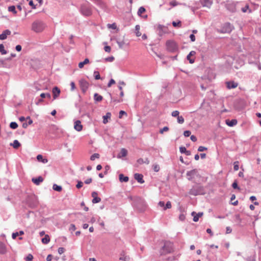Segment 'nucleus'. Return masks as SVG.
I'll return each instance as SVG.
<instances>
[{"label": "nucleus", "instance_id": "obj_1", "mask_svg": "<svg viewBox=\"0 0 261 261\" xmlns=\"http://www.w3.org/2000/svg\"><path fill=\"white\" fill-rule=\"evenodd\" d=\"M46 27V25L43 21L40 20L34 21L32 24V30L36 33L42 32Z\"/></svg>", "mask_w": 261, "mask_h": 261}, {"label": "nucleus", "instance_id": "obj_2", "mask_svg": "<svg viewBox=\"0 0 261 261\" xmlns=\"http://www.w3.org/2000/svg\"><path fill=\"white\" fill-rule=\"evenodd\" d=\"M173 251L172 245L171 243L166 242L161 249L160 253L161 255H165L172 252Z\"/></svg>", "mask_w": 261, "mask_h": 261}, {"label": "nucleus", "instance_id": "obj_3", "mask_svg": "<svg viewBox=\"0 0 261 261\" xmlns=\"http://www.w3.org/2000/svg\"><path fill=\"white\" fill-rule=\"evenodd\" d=\"M81 13L86 16H89L92 14V9L89 4H85L81 6L80 9Z\"/></svg>", "mask_w": 261, "mask_h": 261}, {"label": "nucleus", "instance_id": "obj_4", "mask_svg": "<svg viewBox=\"0 0 261 261\" xmlns=\"http://www.w3.org/2000/svg\"><path fill=\"white\" fill-rule=\"evenodd\" d=\"M167 49L170 52H174L178 49L176 43L172 40H168L166 43Z\"/></svg>", "mask_w": 261, "mask_h": 261}, {"label": "nucleus", "instance_id": "obj_5", "mask_svg": "<svg viewBox=\"0 0 261 261\" xmlns=\"http://www.w3.org/2000/svg\"><path fill=\"white\" fill-rule=\"evenodd\" d=\"M233 29V26L229 22L224 23L220 30L222 33H229Z\"/></svg>", "mask_w": 261, "mask_h": 261}, {"label": "nucleus", "instance_id": "obj_6", "mask_svg": "<svg viewBox=\"0 0 261 261\" xmlns=\"http://www.w3.org/2000/svg\"><path fill=\"white\" fill-rule=\"evenodd\" d=\"M158 30L159 31V35L160 36H163L164 34L168 33V29L166 27L159 24L158 27Z\"/></svg>", "mask_w": 261, "mask_h": 261}, {"label": "nucleus", "instance_id": "obj_7", "mask_svg": "<svg viewBox=\"0 0 261 261\" xmlns=\"http://www.w3.org/2000/svg\"><path fill=\"white\" fill-rule=\"evenodd\" d=\"M80 87L82 90L84 92L88 88L89 83L85 80H81L80 81Z\"/></svg>", "mask_w": 261, "mask_h": 261}, {"label": "nucleus", "instance_id": "obj_8", "mask_svg": "<svg viewBox=\"0 0 261 261\" xmlns=\"http://www.w3.org/2000/svg\"><path fill=\"white\" fill-rule=\"evenodd\" d=\"M196 169H193L191 171H189L187 172V177L189 180H191L193 179L194 176L196 174L197 171Z\"/></svg>", "mask_w": 261, "mask_h": 261}, {"label": "nucleus", "instance_id": "obj_9", "mask_svg": "<svg viewBox=\"0 0 261 261\" xmlns=\"http://www.w3.org/2000/svg\"><path fill=\"white\" fill-rule=\"evenodd\" d=\"M97 193L96 192H93L91 194L92 197L93 198L92 199V202L93 203H97L101 201L100 198L97 197Z\"/></svg>", "mask_w": 261, "mask_h": 261}, {"label": "nucleus", "instance_id": "obj_10", "mask_svg": "<svg viewBox=\"0 0 261 261\" xmlns=\"http://www.w3.org/2000/svg\"><path fill=\"white\" fill-rule=\"evenodd\" d=\"M60 90L57 87H55L52 90L54 99H56L60 95Z\"/></svg>", "mask_w": 261, "mask_h": 261}, {"label": "nucleus", "instance_id": "obj_11", "mask_svg": "<svg viewBox=\"0 0 261 261\" xmlns=\"http://www.w3.org/2000/svg\"><path fill=\"white\" fill-rule=\"evenodd\" d=\"M191 215L192 216H193V221L194 222H197L199 220V218L203 215V213L199 212L197 214L196 212H193Z\"/></svg>", "mask_w": 261, "mask_h": 261}, {"label": "nucleus", "instance_id": "obj_12", "mask_svg": "<svg viewBox=\"0 0 261 261\" xmlns=\"http://www.w3.org/2000/svg\"><path fill=\"white\" fill-rule=\"evenodd\" d=\"M74 128L78 132H80L82 130L83 126L81 124V122L80 120H76L74 122Z\"/></svg>", "mask_w": 261, "mask_h": 261}, {"label": "nucleus", "instance_id": "obj_13", "mask_svg": "<svg viewBox=\"0 0 261 261\" xmlns=\"http://www.w3.org/2000/svg\"><path fill=\"white\" fill-rule=\"evenodd\" d=\"M226 86H227V88L228 89H233V88H236L238 84L237 83H236L233 81H229V82H227L226 83Z\"/></svg>", "mask_w": 261, "mask_h": 261}, {"label": "nucleus", "instance_id": "obj_14", "mask_svg": "<svg viewBox=\"0 0 261 261\" xmlns=\"http://www.w3.org/2000/svg\"><path fill=\"white\" fill-rule=\"evenodd\" d=\"M11 31L9 30H6L3 31V33L0 34V40H5L8 35L11 34Z\"/></svg>", "mask_w": 261, "mask_h": 261}, {"label": "nucleus", "instance_id": "obj_15", "mask_svg": "<svg viewBox=\"0 0 261 261\" xmlns=\"http://www.w3.org/2000/svg\"><path fill=\"white\" fill-rule=\"evenodd\" d=\"M143 175L141 174L135 173L134 175L135 179L139 183L143 184L144 180L143 179Z\"/></svg>", "mask_w": 261, "mask_h": 261}, {"label": "nucleus", "instance_id": "obj_16", "mask_svg": "<svg viewBox=\"0 0 261 261\" xmlns=\"http://www.w3.org/2000/svg\"><path fill=\"white\" fill-rule=\"evenodd\" d=\"M201 3L203 7L210 8L212 4V2L211 0H201Z\"/></svg>", "mask_w": 261, "mask_h": 261}, {"label": "nucleus", "instance_id": "obj_17", "mask_svg": "<svg viewBox=\"0 0 261 261\" xmlns=\"http://www.w3.org/2000/svg\"><path fill=\"white\" fill-rule=\"evenodd\" d=\"M127 154V151L125 148H122L120 153L117 155V158L119 159L125 157Z\"/></svg>", "mask_w": 261, "mask_h": 261}, {"label": "nucleus", "instance_id": "obj_18", "mask_svg": "<svg viewBox=\"0 0 261 261\" xmlns=\"http://www.w3.org/2000/svg\"><path fill=\"white\" fill-rule=\"evenodd\" d=\"M189 194L192 195L196 196L200 194L198 187H193L189 192Z\"/></svg>", "mask_w": 261, "mask_h": 261}, {"label": "nucleus", "instance_id": "obj_19", "mask_svg": "<svg viewBox=\"0 0 261 261\" xmlns=\"http://www.w3.org/2000/svg\"><path fill=\"white\" fill-rule=\"evenodd\" d=\"M196 54V52L195 51H191L190 52L189 55L187 57V59L189 61L190 63L192 64L194 62V59L191 58V56H193Z\"/></svg>", "mask_w": 261, "mask_h": 261}, {"label": "nucleus", "instance_id": "obj_20", "mask_svg": "<svg viewBox=\"0 0 261 261\" xmlns=\"http://www.w3.org/2000/svg\"><path fill=\"white\" fill-rule=\"evenodd\" d=\"M43 180V178L41 176L32 178V181L36 185H39Z\"/></svg>", "mask_w": 261, "mask_h": 261}, {"label": "nucleus", "instance_id": "obj_21", "mask_svg": "<svg viewBox=\"0 0 261 261\" xmlns=\"http://www.w3.org/2000/svg\"><path fill=\"white\" fill-rule=\"evenodd\" d=\"M37 160L38 161L44 164H46L48 162V160L46 158H43V156L41 154H38L37 156Z\"/></svg>", "mask_w": 261, "mask_h": 261}, {"label": "nucleus", "instance_id": "obj_22", "mask_svg": "<svg viewBox=\"0 0 261 261\" xmlns=\"http://www.w3.org/2000/svg\"><path fill=\"white\" fill-rule=\"evenodd\" d=\"M226 123L229 126H233L237 124V121L236 119H232L231 120H226Z\"/></svg>", "mask_w": 261, "mask_h": 261}, {"label": "nucleus", "instance_id": "obj_23", "mask_svg": "<svg viewBox=\"0 0 261 261\" xmlns=\"http://www.w3.org/2000/svg\"><path fill=\"white\" fill-rule=\"evenodd\" d=\"M6 252V248L5 245L2 242H0V254H4Z\"/></svg>", "mask_w": 261, "mask_h": 261}, {"label": "nucleus", "instance_id": "obj_24", "mask_svg": "<svg viewBox=\"0 0 261 261\" xmlns=\"http://www.w3.org/2000/svg\"><path fill=\"white\" fill-rule=\"evenodd\" d=\"M137 163L139 164H142L144 163L146 164H149V161L147 158H146L144 160L142 158H140L137 160Z\"/></svg>", "mask_w": 261, "mask_h": 261}, {"label": "nucleus", "instance_id": "obj_25", "mask_svg": "<svg viewBox=\"0 0 261 261\" xmlns=\"http://www.w3.org/2000/svg\"><path fill=\"white\" fill-rule=\"evenodd\" d=\"M119 179L121 182H127L128 180V177L127 176H124L122 174L119 175Z\"/></svg>", "mask_w": 261, "mask_h": 261}, {"label": "nucleus", "instance_id": "obj_26", "mask_svg": "<svg viewBox=\"0 0 261 261\" xmlns=\"http://www.w3.org/2000/svg\"><path fill=\"white\" fill-rule=\"evenodd\" d=\"M111 116V113L108 112L106 115L103 116V123L106 124L108 122V119L110 118Z\"/></svg>", "mask_w": 261, "mask_h": 261}, {"label": "nucleus", "instance_id": "obj_27", "mask_svg": "<svg viewBox=\"0 0 261 261\" xmlns=\"http://www.w3.org/2000/svg\"><path fill=\"white\" fill-rule=\"evenodd\" d=\"M50 241V238L48 234L45 235L44 238L42 239V242L44 244H48Z\"/></svg>", "mask_w": 261, "mask_h": 261}, {"label": "nucleus", "instance_id": "obj_28", "mask_svg": "<svg viewBox=\"0 0 261 261\" xmlns=\"http://www.w3.org/2000/svg\"><path fill=\"white\" fill-rule=\"evenodd\" d=\"M89 62V60L88 58H86L84 60L83 62H80L79 64V67L80 68H82L84 65L88 64Z\"/></svg>", "mask_w": 261, "mask_h": 261}, {"label": "nucleus", "instance_id": "obj_29", "mask_svg": "<svg viewBox=\"0 0 261 261\" xmlns=\"http://www.w3.org/2000/svg\"><path fill=\"white\" fill-rule=\"evenodd\" d=\"M11 145L14 148H18L20 146V143L18 142V140H15L13 141V143L11 144Z\"/></svg>", "mask_w": 261, "mask_h": 261}, {"label": "nucleus", "instance_id": "obj_30", "mask_svg": "<svg viewBox=\"0 0 261 261\" xmlns=\"http://www.w3.org/2000/svg\"><path fill=\"white\" fill-rule=\"evenodd\" d=\"M94 98L96 101H100L102 99V96L97 93H95L94 95Z\"/></svg>", "mask_w": 261, "mask_h": 261}, {"label": "nucleus", "instance_id": "obj_31", "mask_svg": "<svg viewBox=\"0 0 261 261\" xmlns=\"http://www.w3.org/2000/svg\"><path fill=\"white\" fill-rule=\"evenodd\" d=\"M53 189L56 191L60 192L61 191L62 188V187L60 186H58L57 184H54L53 186Z\"/></svg>", "mask_w": 261, "mask_h": 261}, {"label": "nucleus", "instance_id": "obj_32", "mask_svg": "<svg viewBox=\"0 0 261 261\" xmlns=\"http://www.w3.org/2000/svg\"><path fill=\"white\" fill-rule=\"evenodd\" d=\"M140 25H136L135 27V33L137 36L139 37L141 35V33L140 32Z\"/></svg>", "mask_w": 261, "mask_h": 261}, {"label": "nucleus", "instance_id": "obj_33", "mask_svg": "<svg viewBox=\"0 0 261 261\" xmlns=\"http://www.w3.org/2000/svg\"><path fill=\"white\" fill-rule=\"evenodd\" d=\"M8 11L9 12H12L14 14H16L17 13V11H16V8L14 6H11L8 7Z\"/></svg>", "mask_w": 261, "mask_h": 261}, {"label": "nucleus", "instance_id": "obj_34", "mask_svg": "<svg viewBox=\"0 0 261 261\" xmlns=\"http://www.w3.org/2000/svg\"><path fill=\"white\" fill-rule=\"evenodd\" d=\"M0 52L2 55H6L7 52L4 48V46L3 44H0Z\"/></svg>", "mask_w": 261, "mask_h": 261}, {"label": "nucleus", "instance_id": "obj_35", "mask_svg": "<svg viewBox=\"0 0 261 261\" xmlns=\"http://www.w3.org/2000/svg\"><path fill=\"white\" fill-rule=\"evenodd\" d=\"M116 42L118 44L119 48H123V45H124V41H123V40L120 41V40H117Z\"/></svg>", "mask_w": 261, "mask_h": 261}, {"label": "nucleus", "instance_id": "obj_36", "mask_svg": "<svg viewBox=\"0 0 261 261\" xmlns=\"http://www.w3.org/2000/svg\"><path fill=\"white\" fill-rule=\"evenodd\" d=\"M99 158V154L98 153H94L90 157V160L91 161H94L96 159H98Z\"/></svg>", "mask_w": 261, "mask_h": 261}, {"label": "nucleus", "instance_id": "obj_37", "mask_svg": "<svg viewBox=\"0 0 261 261\" xmlns=\"http://www.w3.org/2000/svg\"><path fill=\"white\" fill-rule=\"evenodd\" d=\"M94 76L95 80H99L101 79L99 73L97 71H94Z\"/></svg>", "mask_w": 261, "mask_h": 261}, {"label": "nucleus", "instance_id": "obj_38", "mask_svg": "<svg viewBox=\"0 0 261 261\" xmlns=\"http://www.w3.org/2000/svg\"><path fill=\"white\" fill-rule=\"evenodd\" d=\"M145 9L143 7H141L139 8V9L138 11V12H137L138 15H141L142 13L145 12Z\"/></svg>", "mask_w": 261, "mask_h": 261}, {"label": "nucleus", "instance_id": "obj_39", "mask_svg": "<svg viewBox=\"0 0 261 261\" xmlns=\"http://www.w3.org/2000/svg\"><path fill=\"white\" fill-rule=\"evenodd\" d=\"M10 127L12 129H16L18 127V124L15 122H12L10 124Z\"/></svg>", "mask_w": 261, "mask_h": 261}, {"label": "nucleus", "instance_id": "obj_40", "mask_svg": "<svg viewBox=\"0 0 261 261\" xmlns=\"http://www.w3.org/2000/svg\"><path fill=\"white\" fill-rule=\"evenodd\" d=\"M184 118L181 116H178L177 117V122L180 124H182L184 122Z\"/></svg>", "mask_w": 261, "mask_h": 261}, {"label": "nucleus", "instance_id": "obj_41", "mask_svg": "<svg viewBox=\"0 0 261 261\" xmlns=\"http://www.w3.org/2000/svg\"><path fill=\"white\" fill-rule=\"evenodd\" d=\"M104 60L106 62H112L114 60V57L113 56H111L105 58Z\"/></svg>", "mask_w": 261, "mask_h": 261}, {"label": "nucleus", "instance_id": "obj_42", "mask_svg": "<svg viewBox=\"0 0 261 261\" xmlns=\"http://www.w3.org/2000/svg\"><path fill=\"white\" fill-rule=\"evenodd\" d=\"M232 187L233 189H238L239 190L240 189V188L239 187L238 185V183L237 182L236 180H235L233 184H232Z\"/></svg>", "mask_w": 261, "mask_h": 261}, {"label": "nucleus", "instance_id": "obj_43", "mask_svg": "<svg viewBox=\"0 0 261 261\" xmlns=\"http://www.w3.org/2000/svg\"><path fill=\"white\" fill-rule=\"evenodd\" d=\"M179 112L178 111H174L172 112L171 115L174 117H177L179 116Z\"/></svg>", "mask_w": 261, "mask_h": 261}, {"label": "nucleus", "instance_id": "obj_44", "mask_svg": "<svg viewBox=\"0 0 261 261\" xmlns=\"http://www.w3.org/2000/svg\"><path fill=\"white\" fill-rule=\"evenodd\" d=\"M171 207V203L170 201H168L166 204V206L164 207V210H166L168 208H170Z\"/></svg>", "mask_w": 261, "mask_h": 261}, {"label": "nucleus", "instance_id": "obj_45", "mask_svg": "<svg viewBox=\"0 0 261 261\" xmlns=\"http://www.w3.org/2000/svg\"><path fill=\"white\" fill-rule=\"evenodd\" d=\"M239 162H235L234 163V166H233V169H234V171H238L239 169Z\"/></svg>", "mask_w": 261, "mask_h": 261}, {"label": "nucleus", "instance_id": "obj_46", "mask_svg": "<svg viewBox=\"0 0 261 261\" xmlns=\"http://www.w3.org/2000/svg\"><path fill=\"white\" fill-rule=\"evenodd\" d=\"M207 150V148L202 146H200L198 148V151L199 152H202Z\"/></svg>", "mask_w": 261, "mask_h": 261}, {"label": "nucleus", "instance_id": "obj_47", "mask_svg": "<svg viewBox=\"0 0 261 261\" xmlns=\"http://www.w3.org/2000/svg\"><path fill=\"white\" fill-rule=\"evenodd\" d=\"M172 25L174 27L180 26L181 25V21H178V22L173 21Z\"/></svg>", "mask_w": 261, "mask_h": 261}, {"label": "nucleus", "instance_id": "obj_48", "mask_svg": "<svg viewBox=\"0 0 261 261\" xmlns=\"http://www.w3.org/2000/svg\"><path fill=\"white\" fill-rule=\"evenodd\" d=\"M83 182L81 181H78L77 184L76 185V187L77 189H80V188H82L83 187Z\"/></svg>", "mask_w": 261, "mask_h": 261}, {"label": "nucleus", "instance_id": "obj_49", "mask_svg": "<svg viewBox=\"0 0 261 261\" xmlns=\"http://www.w3.org/2000/svg\"><path fill=\"white\" fill-rule=\"evenodd\" d=\"M169 130V128L167 126H165L163 128L161 129L160 133L163 134L164 132H167Z\"/></svg>", "mask_w": 261, "mask_h": 261}, {"label": "nucleus", "instance_id": "obj_50", "mask_svg": "<svg viewBox=\"0 0 261 261\" xmlns=\"http://www.w3.org/2000/svg\"><path fill=\"white\" fill-rule=\"evenodd\" d=\"M123 115H127V114H126V113L125 111H122V110L120 111L119 112V118H121L122 117V116H123Z\"/></svg>", "mask_w": 261, "mask_h": 261}, {"label": "nucleus", "instance_id": "obj_51", "mask_svg": "<svg viewBox=\"0 0 261 261\" xmlns=\"http://www.w3.org/2000/svg\"><path fill=\"white\" fill-rule=\"evenodd\" d=\"M249 9V6L248 5H246L244 7H243L241 9V10L243 12L245 13L247 12V11Z\"/></svg>", "mask_w": 261, "mask_h": 261}, {"label": "nucleus", "instance_id": "obj_52", "mask_svg": "<svg viewBox=\"0 0 261 261\" xmlns=\"http://www.w3.org/2000/svg\"><path fill=\"white\" fill-rule=\"evenodd\" d=\"M115 83V80L112 79L110 80V81L108 84V87H110L112 86V85L114 84Z\"/></svg>", "mask_w": 261, "mask_h": 261}, {"label": "nucleus", "instance_id": "obj_53", "mask_svg": "<svg viewBox=\"0 0 261 261\" xmlns=\"http://www.w3.org/2000/svg\"><path fill=\"white\" fill-rule=\"evenodd\" d=\"M191 132L190 130H186L184 132V135L186 137H188L190 136L191 135Z\"/></svg>", "mask_w": 261, "mask_h": 261}, {"label": "nucleus", "instance_id": "obj_54", "mask_svg": "<svg viewBox=\"0 0 261 261\" xmlns=\"http://www.w3.org/2000/svg\"><path fill=\"white\" fill-rule=\"evenodd\" d=\"M65 249L63 247H60L58 249V253L60 254H61L62 253H63L65 251Z\"/></svg>", "mask_w": 261, "mask_h": 261}, {"label": "nucleus", "instance_id": "obj_55", "mask_svg": "<svg viewBox=\"0 0 261 261\" xmlns=\"http://www.w3.org/2000/svg\"><path fill=\"white\" fill-rule=\"evenodd\" d=\"M187 149L185 147H180L179 148V151L181 153H185Z\"/></svg>", "mask_w": 261, "mask_h": 261}, {"label": "nucleus", "instance_id": "obj_56", "mask_svg": "<svg viewBox=\"0 0 261 261\" xmlns=\"http://www.w3.org/2000/svg\"><path fill=\"white\" fill-rule=\"evenodd\" d=\"M153 167V170L155 172H158L160 170V167L158 165H154Z\"/></svg>", "mask_w": 261, "mask_h": 261}, {"label": "nucleus", "instance_id": "obj_57", "mask_svg": "<svg viewBox=\"0 0 261 261\" xmlns=\"http://www.w3.org/2000/svg\"><path fill=\"white\" fill-rule=\"evenodd\" d=\"M104 49H105L106 52L110 53L111 51V47L110 46H106L104 47Z\"/></svg>", "mask_w": 261, "mask_h": 261}, {"label": "nucleus", "instance_id": "obj_58", "mask_svg": "<svg viewBox=\"0 0 261 261\" xmlns=\"http://www.w3.org/2000/svg\"><path fill=\"white\" fill-rule=\"evenodd\" d=\"M33 258V256L32 254H29L26 257V260L27 261H30L31 260H32Z\"/></svg>", "mask_w": 261, "mask_h": 261}, {"label": "nucleus", "instance_id": "obj_59", "mask_svg": "<svg viewBox=\"0 0 261 261\" xmlns=\"http://www.w3.org/2000/svg\"><path fill=\"white\" fill-rule=\"evenodd\" d=\"M75 229H76V227L74 224H72L70 225V227H69V230L71 231H74L75 230Z\"/></svg>", "mask_w": 261, "mask_h": 261}, {"label": "nucleus", "instance_id": "obj_60", "mask_svg": "<svg viewBox=\"0 0 261 261\" xmlns=\"http://www.w3.org/2000/svg\"><path fill=\"white\" fill-rule=\"evenodd\" d=\"M170 5L173 7H175L178 5V3L175 1H173L170 2Z\"/></svg>", "mask_w": 261, "mask_h": 261}, {"label": "nucleus", "instance_id": "obj_61", "mask_svg": "<svg viewBox=\"0 0 261 261\" xmlns=\"http://www.w3.org/2000/svg\"><path fill=\"white\" fill-rule=\"evenodd\" d=\"M190 38L191 40V41L194 42L195 41V35L192 34L190 35Z\"/></svg>", "mask_w": 261, "mask_h": 261}, {"label": "nucleus", "instance_id": "obj_62", "mask_svg": "<svg viewBox=\"0 0 261 261\" xmlns=\"http://www.w3.org/2000/svg\"><path fill=\"white\" fill-rule=\"evenodd\" d=\"M247 261H255V259L254 257L250 256L246 258Z\"/></svg>", "mask_w": 261, "mask_h": 261}, {"label": "nucleus", "instance_id": "obj_63", "mask_svg": "<svg viewBox=\"0 0 261 261\" xmlns=\"http://www.w3.org/2000/svg\"><path fill=\"white\" fill-rule=\"evenodd\" d=\"M226 233L227 234H228V233H231L232 230H231V228L229 227V226H227L226 228Z\"/></svg>", "mask_w": 261, "mask_h": 261}, {"label": "nucleus", "instance_id": "obj_64", "mask_svg": "<svg viewBox=\"0 0 261 261\" xmlns=\"http://www.w3.org/2000/svg\"><path fill=\"white\" fill-rule=\"evenodd\" d=\"M19 236V233L18 232H14V233H12V237L13 239H16V238Z\"/></svg>", "mask_w": 261, "mask_h": 261}]
</instances>
